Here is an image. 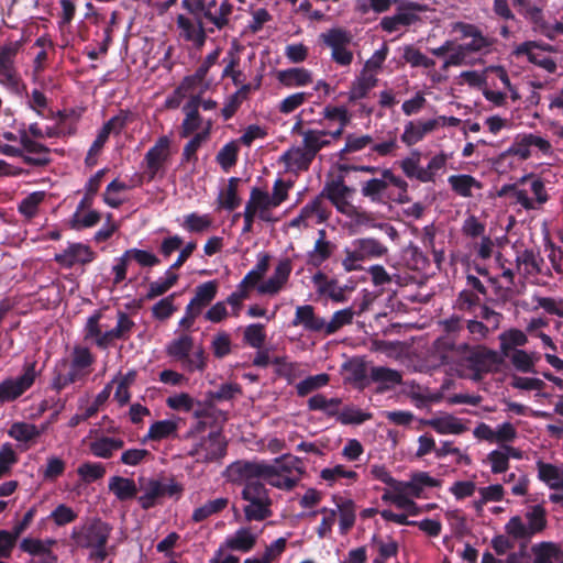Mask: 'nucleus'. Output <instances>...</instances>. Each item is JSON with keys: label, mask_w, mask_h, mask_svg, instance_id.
<instances>
[{"label": "nucleus", "mask_w": 563, "mask_h": 563, "mask_svg": "<svg viewBox=\"0 0 563 563\" xmlns=\"http://www.w3.org/2000/svg\"><path fill=\"white\" fill-rule=\"evenodd\" d=\"M434 349L442 364L451 366L461 376L468 375L474 380L497 371L504 363L503 356L495 350L481 344L456 343L450 338H438Z\"/></svg>", "instance_id": "1"}, {"label": "nucleus", "mask_w": 563, "mask_h": 563, "mask_svg": "<svg viewBox=\"0 0 563 563\" xmlns=\"http://www.w3.org/2000/svg\"><path fill=\"white\" fill-rule=\"evenodd\" d=\"M194 338L183 333L166 345V354L180 363L188 373L203 372L207 367V356L203 346L194 351Z\"/></svg>", "instance_id": "2"}, {"label": "nucleus", "mask_w": 563, "mask_h": 563, "mask_svg": "<svg viewBox=\"0 0 563 563\" xmlns=\"http://www.w3.org/2000/svg\"><path fill=\"white\" fill-rule=\"evenodd\" d=\"M21 47L22 41L8 42L0 46V84L16 95L26 91L15 67V58Z\"/></svg>", "instance_id": "3"}, {"label": "nucleus", "mask_w": 563, "mask_h": 563, "mask_svg": "<svg viewBox=\"0 0 563 563\" xmlns=\"http://www.w3.org/2000/svg\"><path fill=\"white\" fill-rule=\"evenodd\" d=\"M397 4L396 13L393 15L384 16L379 26L384 32L394 33L401 26L408 27L420 21L419 13L426 12L429 8L411 0H395Z\"/></svg>", "instance_id": "4"}, {"label": "nucleus", "mask_w": 563, "mask_h": 563, "mask_svg": "<svg viewBox=\"0 0 563 563\" xmlns=\"http://www.w3.org/2000/svg\"><path fill=\"white\" fill-rule=\"evenodd\" d=\"M169 158L170 139L166 135H162L144 156L145 172L141 176L140 184H142L143 180L151 183L158 175L163 177Z\"/></svg>", "instance_id": "5"}, {"label": "nucleus", "mask_w": 563, "mask_h": 563, "mask_svg": "<svg viewBox=\"0 0 563 563\" xmlns=\"http://www.w3.org/2000/svg\"><path fill=\"white\" fill-rule=\"evenodd\" d=\"M36 377V362L25 363L20 376L0 383V404L15 401L34 385Z\"/></svg>", "instance_id": "6"}, {"label": "nucleus", "mask_w": 563, "mask_h": 563, "mask_svg": "<svg viewBox=\"0 0 563 563\" xmlns=\"http://www.w3.org/2000/svg\"><path fill=\"white\" fill-rule=\"evenodd\" d=\"M111 533V527L101 519H93L90 522L75 527L71 531V539L77 547L91 549L93 547L107 545Z\"/></svg>", "instance_id": "7"}, {"label": "nucleus", "mask_w": 563, "mask_h": 563, "mask_svg": "<svg viewBox=\"0 0 563 563\" xmlns=\"http://www.w3.org/2000/svg\"><path fill=\"white\" fill-rule=\"evenodd\" d=\"M143 494L139 496L137 501L142 509L148 510L155 507L161 498L164 497H179L184 490L183 486L174 481L162 482L159 479H148L144 487H142Z\"/></svg>", "instance_id": "8"}, {"label": "nucleus", "mask_w": 563, "mask_h": 563, "mask_svg": "<svg viewBox=\"0 0 563 563\" xmlns=\"http://www.w3.org/2000/svg\"><path fill=\"white\" fill-rule=\"evenodd\" d=\"M134 261L141 267H153L161 263V260L152 252L141 249H129L123 254L115 258V264L112 266L113 285H119L126 279L128 267Z\"/></svg>", "instance_id": "9"}, {"label": "nucleus", "mask_w": 563, "mask_h": 563, "mask_svg": "<svg viewBox=\"0 0 563 563\" xmlns=\"http://www.w3.org/2000/svg\"><path fill=\"white\" fill-rule=\"evenodd\" d=\"M19 141L22 145L21 150H23L21 158L26 165L43 167L51 163V150L46 145L32 140L24 123L19 129Z\"/></svg>", "instance_id": "10"}, {"label": "nucleus", "mask_w": 563, "mask_h": 563, "mask_svg": "<svg viewBox=\"0 0 563 563\" xmlns=\"http://www.w3.org/2000/svg\"><path fill=\"white\" fill-rule=\"evenodd\" d=\"M320 37L327 46L331 47V56L336 64L349 66L352 63L353 54L346 48L351 42V35L346 31L334 27L322 33Z\"/></svg>", "instance_id": "11"}, {"label": "nucleus", "mask_w": 563, "mask_h": 563, "mask_svg": "<svg viewBox=\"0 0 563 563\" xmlns=\"http://www.w3.org/2000/svg\"><path fill=\"white\" fill-rule=\"evenodd\" d=\"M228 442L220 431H212L191 452L190 455H198L197 461L211 463L220 461L227 454Z\"/></svg>", "instance_id": "12"}, {"label": "nucleus", "mask_w": 563, "mask_h": 563, "mask_svg": "<svg viewBox=\"0 0 563 563\" xmlns=\"http://www.w3.org/2000/svg\"><path fill=\"white\" fill-rule=\"evenodd\" d=\"M96 253L90 246L82 243H71L62 253L55 255V262L65 268H71L76 264L86 265L91 263Z\"/></svg>", "instance_id": "13"}, {"label": "nucleus", "mask_w": 563, "mask_h": 563, "mask_svg": "<svg viewBox=\"0 0 563 563\" xmlns=\"http://www.w3.org/2000/svg\"><path fill=\"white\" fill-rule=\"evenodd\" d=\"M230 471L236 475L233 478L234 482H244L245 484L251 481H260V478L265 479L266 473L272 471V468L271 464L265 462L238 461L230 466Z\"/></svg>", "instance_id": "14"}, {"label": "nucleus", "mask_w": 563, "mask_h": 563, "mask_svg": "<svg viewBox=\"0 0 563 563\" xmlns=\"http://www.w3.org/2000/svg\"><path fill=\"white\" fill-rule=\"evenodd\" d=\"M291 271L292 264L289 258H284L279 261V263L275 267L274 274L266 282L258 285V292L265 295L277 294L287 283Z\"/></svg>", "instance_id": "15"}, {"label": "nucleus", "mask_w": 563, "mask_h": 563, "mask_svg": "<svg viewBox=\"0 0 563 563\" xmlns=\"http://www.w3.org/2000/svg\"><path fill=\"white\" fill-rule=\"evenodd\" d=\"M200 95L191 96L183 107L185 119L181 123L180 136L188 137L196 132L202 124V118L199 113Z\"/></svg>", "instance_id": "16"}, {"label": "nucleus", "mask_w": 563, "mask_h": 563, "mask_svg": "<svg viewBox=\"0 0 563 563\" xmlns=\"http://www.w3.org/2000/svg\"><path fill=\"white\" fill-rule=\"evenodd\" d=\"M291 325H301L306 331L309 332H321L325 328V321L323 318L318 317L314 313V307L311 305L298 306L295 311V317L291 321Z\"/></svg>", "instance_id": "17"}, {"label": "nucleus", "mask_w": 563, "mask_h": 563, "mask_svg": "<svg viewBox=\"0 0 563 563\" xmlns=\"http://www.w3.org/2000/svg\"><path fill=\"white\" fill-rule=\"evenodd\" d=\"M438 125L439 123L435 119H430L424 122L409 121L405 125V130L400 139L408 146L415 145L420 142L428 133L434 131Z\"/></svg>", "instance_id": "18"}, {"label": "nucleus", "mask_w": 563, "mask_h": 563, "mask_svg": "<svg viewBox=\"0 0 563 563\" xmlns=\"http://www.w3.org/2000/svg\"><path fill=\"white\" fill-rule=\"evenodd\" d=\"M355 189L345 185L343 176L325 183L321 197H325L334 207H339L341 200L350 199Z\"/></svg>", "instance_id": "19"}, {"label": "nucleus", "mask_w": 563, "mask_h": 563, "mask_svg": "<svg viewBox=\"0 0 563 563\" xmlns=\"http://www.w3.org/2000/svg\"><path fill=\"white\" fill-rule=\"evenodd\" d=\"M536 48H539L536 42H525L517 47L516 54L526 55L530 63L545 69L550 74L555 73L558 68L555 60L550 56L536 52Z\"/></svg>", "instance_id": "20"}, {"label": "nucleus", "mask_w": 563, "mask_h": 563, "mask_svg": "<svg viewBox=\"0 0 563 563\" xmlns=\"http://www.w3.org/2000/svg\"><path fill=\"white\" fill-rule=\"evenodd\" d=\"M352 245L363 262L382 257L387 253V247L373 238L356 239Z\"/></svg>", "instance_id": "21"}, {"label": "nucleus", "mask_w": 563, "mask_h": 563, "mask_svg": "<svg viewBox=\"0 0 563 563\" xmlns=\"http://www.w3.org/2000/svg\"><path fill=\"white\" fill-rule=\"evenodd\" d=\"M277 79L287 88L303 87L312 82V74L303 67H294L279 70Z\"/></svg>", "instance_id": "22"}, {"label": "nucleus", "mask_w": 563, "mask_h": 563, "mask_svg": "<svg viewBox=\"0 0 563 563\" xmlns=\"http://www.w3.org/2000/svg\"><path fill=\"white\" fill-rule=\"evenodd\" d=\"M257 536L250 528H240L225 539L224 545L231 551L250 552L256 544Z\"/></svg>", "instance_id": "23"}, {"label": "nucleus", "mask_w": 563, "mask_h": 563, "mask_svg": "<svg viewBox=\"0 0 563 563\" xmlns=\"http://www.w3.org/2000/svg\"><path fill=\"white\" fill-rule=\"evenodd\" d=\"M218 292V283L209 280L200 284L195 289V296L189 301V309L195 308L198 312H202L203 308L209 306L216 298Z\"/></svg>", "instance_id": "24"}, {"label": "nucleus", "mask_w": 563, "mask_h": 563, "mask_svg": "<svg viewBox=\"0 0 563 563\" xmlns=\"http://www.w3.org/2000/svg\"><path fill=\"white\" fill-rule=\"evenodd\" d=\"M124 446L120 438L100 437L89 443V451L100 459H111L113 453Z\"/></svg>", "instance_id": "25"}, {"label": "nucleus", "mask_w": 563, "mask_h": 563, "mask_svg": "<svg viewBox=\"0 0 563 563\" xmlns=\"http://www.w3.org/2000/svg\"><path fill=\"white\" fill-rule=\"evenodd\" d=\"M272 256L266 252H261L257 255V263L240 282L241 288L251 289L258 285L264 275L269 268Z\"/></svg>", "instance_id": "26"}, {"label": "nucleus", "mask_w": 563, "mask_h": 563, "mask_svg": "<svg viewBox=\"0 0 563 563\" xmlns=\"http://www.w3.org/2000/svg\"><path fill=\"white\" fill-rule=\"evenodd\" d=\"M498 339L503 358L508 357L514 350H517V346H525L528 342L526 333L515 328L504 331L499 334Z\"/></svg>", "instance_id": "27"}, {"label": "nucleus", "mask_w": 563, "mask_h": 563, "mask_svg": "<svg viewBox=\"0 0 563 563\" xmlns=\"http://www.w3.org/2000/svg\"><path fill=\"white\" fill-rule=\"evenodd\" d=\"M109 489L121 501L135 498L137 495V487L135 482L132 478L128 477H111L109 481Z\"/></svg>", "instance_id": "28"}, {"label": "nucleus", "mask_w": 563, "mask_h": 563, "mask_svg": "<svg viewBox=\"0 0 563 563\" xmlns=\"http://www.w3.org/2000/svg\"><path fill=\"white\" fill-rule=\"evenodd\" d=\"M335 247V244L325 240V231L320 230L319 238L314 243L313 251L309 254V263L316 267H319L322 263L332 256Z\"/></svg>", "instance_id": "29"}, {"label": "nucleus", "mask_w": 563, "mask_h": 563, "mask_svg": "<svg viewBox=\"0 0 563 563\" xmlns=\"http://www.w3.org/2000/svg\"><path fill=\"white\" fill-rule=\"evenodd\" d=\"M448 181L452 188V190L461 197L470 198L473 196L472 189H481L482 184L472 175L460 174V175H451L448 178Z\"/></svg>", "instance_id": "30"}, {"label": "nucleus", "mask_w": 563, "mask_h": 563, "mask_svg": "<svg viewBox=\"0 0 563 563\" xmlns=\"http://www.w3.org/2000/svg\"><path fill=\"white\" fill-rule=\"evenodd\" d=\"M420 155L419 151H412L410 157H406L401 161L400 167L408 178H416L421 183H430V174L424 170L423 167L419 166Z\"/></svg>", "instance_id": "31"}, {"label": "nucleus", "mask_w": 563, "mask_h": 563, "mask_svg": "<svg viewBox=\"0 0 563 563\" xmlns=\"http://www.w3.org/2000/svg\"><path fill=\"white\" fill-rule=\"evenodd\" d=\"M95 358L88 347L75 346L69 368L84 378L88 374V368L93 364Z\"/></svg>", "instance_id": "32"}, {"label": "nucleus", "mask_w": 563, "mask_h": 563, "mask_svg": "<svg viewBox=\"0 0 563 563\" xmlns=\"http://www.w3.org/2000/svg\"><path fill=\"white\" fill-rule=\"evenodd\" d=\"M302 147L308 151V154H317L330 145V141L325 139L328 131L325 130H307L302 133Z\"/></svg>", "instance_id": "33"}, {"label": "nucleus", "mask_w": 563, "mask_h": 563, "mask_svg": "<svg viewBox=\"0 0 563 563\" xmlns=\"http://www.w3.org/2000/svg\"><path fill=\"white\" fill-rule=\"evenodd\" d=\"M178 274L167 269L164 274V277L158 278L155 282H151L148 285V290L145 295L147 300H153L156 297L165 295L172 287H174L178 282Z\"/></svg>", "instance_id": "34"}, {"label": "nucleus", "mask_w": 563, "mask_h": 563, "mask_svg": "<svg viewBox=\"0 0 563 563\" xmlns=\"http://www.w3.org/2000/svg\"><path fill=\"white\" fill-rule=\"evenodd\" d=\"M240 183L241 178H229L227 189L222 190L218 197V203L220 208H223L228 211H233L241 205V198L238 195V187Z\"/></svg>", "instance_id": "35"}, {"label": "nucleus", "mask_w": 563, "mask_h": 563, "mask_svg": "<svg viewBox=\"0 0 563 563\" xmlns=\"http://www.w3.org/2000/svg\"><path fill=\"white\" fill-rule=\"evenodd\" d=\"M333 500L340 512V530L341 533L347 532L355 523V504L352 499H343L333 496Z\"/></svg>", "instance_id": "36"}, {"label": "nucleus", "mask_w": 563, "mask_h": 563, "mask_svg": "<svg viewBox=\"0 0 563 563\" xmlns=\"http://www.w3.org/2000/svg\"><path fill=\"white\" fill-rule=\"evenodd\" d=\"M178 423L174 420H158L151 424L145 440L162 441L170 437H176Z\"/></svg>", "instance_id": "37"}, {"label": "nucleus", "mask_w": 563, "mask_h": 563, "mask_svg": "<svg viewBox=\"0 0 563 563\" xmlns=\"http://www.w3.org/2000/svg\"><path fill=\"white\" fill-rule=\"evenodd\" d=\"M229 505V499L225 497H220L213 500H208L200 507H197L191 516L194 522H202L209 517L220 514Z\"/></svg>", "instance_id": "38"}, {"label": "nucleus", "mask_w": 563, "mask_h": 563, "mask_svg": "<svg viewBox=\"0 0 563 563\" xmlns=\"http://www.w3.org/2000/svg\"><path fill=\"white\" fill-rule=\"evenodd\" d=\"M387 190V180L382 178H372L363 183L361 192L364 197L368 198L372 202L382 203L387 198L385 192Z\"/></svg>", "instance_id": "39"}, {"label": "nucleus", "mask_w": 563, "mask_h": 563, "mask_svg": "<svg viewBox=\"0 0 563 563\" xmlns=\"http://www.w3.org/2000/svg\"><path fill=\"white\" fill-rule=\"evenodd\" d=\"M272 500L271 498L256 499L249 501L244 507V516L247 521H262L272 516Z\"/></svg>", "instance_id": "40"}, {"label": "nucleus", "mask_w": 563, "mask_h": 563, "mask_svg": "<svg viewBox=\"0 0 563 563\" xmlns=\"http://www.w3.org/2000/svg\"><path fill=\"white\" fill-rule=\"evenodd\" d=\"M211 121L208 122L206 129L201 132L196 133L189 142L184 146L181 161L184 163L197 162V151L201 144L207 141L210 136Z\"/></svg>", "instance_id": "41"}, {"label": "nucleus", "mask_w": 563, "mask_h": 563, "mask_svg": "<svg viewBox=\"0 0 563 563\" xmlns=\"http://www.w3.org/2000/svg\"><path fill=\"white\" fill-rule=\"evenodd\" d=\"M377 78L373 75L361 76L354 80L349 91V101L355 102L360 99L367 97L368 92L376 86Z\"/></svg>", "instance_id": "42"}, {"label": "nucleus", "mask_w": 563, "mask_h": 563, "mask_svg": "<svg viewBox=\"0 0 563 563\" xmlns=\"http://www.w3.org/2000/svg\"><path fill=\"white\" fill-rule=\"evenodd\" d=\"M67 366H68V361L63 360L60 362L59 366H57L54 371V376H53V379L51 383V387H52V389H54L57 393H60L63 389H65L70 384H74L75 382L81 379L78 376V374L73 372L70 368L68 369V372L64 373L62 371V367L65 368Z\"/></svg>", "instance_id": "43"}, {"label": "nucleus", "mask_w": 563, "mask_h": 563, "mask_svg": "<svg viewBox=\"0 0 563 563\" xmlns=\"http://www.w3.org/2000/svg\"><path fill=\"white\" fill-rule=\"evenodd\" d=\"M329 382L330 375L327 373L308 376L296 385L297 395L299 397H305L310 393L327 386Z\"/></svg>", "instance_id": "44"}, {"label": "nucleus", "mask_w": 563, "mask_h": 563, "mask_svg": "<svg viewBox=\"0 0 563 563\" xmlns=\"http://www.w3.org/2000/svg\"><path fill=\"white\" fill-rule=\"evenodd\" d=\"M271 468L272 471L266 473L265 479L273 487L284 490H291L300 481V477H290L283 474L284 472L279 471L275 465H271Z\"/></svg>", "instance_id": "45"}, {"label": "nucleus", "mask_w": 563, "mask_h": 563, "mask_svg": "<svg viewBox=\"0 0 563 563\" xmlns=\"http://www.w3.org/2000/svg\"><path fill=\"white\" fill-rule=\"evenodd\" d=\"M239 157V145L236 141L224 144L216 156V162L228 173L235 166Z\"/></svg>", "instance_id": "46"}, {"label": "nucleus", "mask_w": 563, "mask_h": 563, "mask_svg": "<svg viewBox=\"0 0 563 563\" xmlns=\"http://www.w3.org/2000/svg\"><path fill=\"white\" fill-rule=\"evenodd\" d=\"M8 434L19 442H30L41 435V431L33 423L14 422Z\"/></svg>", "instance_id": "47"}, {"label": "nucleus", "mask_w": 563, "mask_h": 563, "mask_svg": "<svg viewBox=\"0 0 563 563\" xmlns=\"http://www.w3.org/2000/svg\"><path fill=\"white\" fill-rule=\"evenodd\" d=\"M354 311L352 308H345L335 311L331 320L325 322V328H323V332L325 335H331L338 332L344 325L351 324L353 322Z\"/></svg>", "instance_id": "48"}, {"label": "nucleus", "mask_w": 563, "mask_h": 563, "mask_svg": "<svg viewBox=\"0 0 563 563\" xmlns=\"http://www.w3.org/2000/svg\"><path fill=\"white\" fill-rule=\"evenodd\" d=\"M371 378L373 382L384 384L385 388L401 384L402 380V376L398 371L383 366L373 367Z\"/></svg>", "instance_id": "49"}, {"label": "nucleus", "mask_w": 563, "mask_h": 563, "mask_svg": "<svg viewBox=\"0 0 563 563\" xmlns=\"http://www.w3.org/2000/svg\"><path fill=\"white\" fill-rule=\"evenodd\" d=\"M266 341L265 327L262 323H252L245 327L243 332V342L253 347L261 350Z\"/></svg>", "instance_id": "50"}, {"label": "nucleus", "mask_w": 563, "mask_h": 563, "mask_svg": "<svg viewBox=\"0 0 563 563\" xmlns=\"http://www.w3.org/2000/svg\"><path fill=\"white\" fill-rule=\"evenodd\" d=\"M402 58L411 67L432 68L435 65V62L433 59L427 57L423 53H421L413 45H406L404 47Z\"/></svg>", "instance_id": "51"}, {"label": "nucleus", "mask_w": 563, "mask_h": 563, "mask_svg": "<svg viewBox=\"0 0 563 563\" xmlns=\"http://www.w3.org/2000/svg\"><path fill=\"white\" fill-rule=\"evenodd\" d=\"M314 158L316 156L313 154L309 155L308 151L303 147H297L294 152L288 151L283 155V159L288 165H295L302 170H307Z\"/></svg>", "instance_id": "52"}, {"label": "nucleus", "mask_w": 563, "mask_h": 563, "mask_svg": "<svg viewBox=\"0 0 563 563\" xmlns=\"http://www.w3.org/2000/svg\"><path fill=\"white\" fill-rule=\"evenodd\" d=\"M212 224L209 214H198L191 212L185 216L183 228L190 233H200L207 231Z\"/></svg>", "instance_id": "53"}, {"label": "nucleus", "mask_w": 563, "mask_h": 563, "mask_svg": "<svg viewBox=\"0 0 563 563\" xmlns=\"http://www.w3.org/2000/svg\"><path fill=\"white\" fill-rule=\"evenodd\" d=\"M440 325L444 332L441 338H450L453 342H456L460 333L465 330V318L452 314L450 318L441 320Z\"/></svg>", "instance_id": "54"}, {"label": "nucleus", "mask_w": 563, "mask_h": 563, "mask_svg": "<svg viewBox=\"0 0 563 563\" xmlns=\"http://www.w3.org/2000/svg\"><path fill=\"white\" fill-rule=\"evenodd\" d=\"M45 198V192L43 191H34L27 195L22 201L19 203L18 210L21 214L31 219L36 216L38 211V206L43 202Z\"/></svg>", "instance_id": "55"}, {"label": "nucleus", "mask_w": 563, "mask_h": 563, "mask_svg": "<svg viewBox=\"0 0 563 563\" xmlns=\"http://www.w3.org/2000/svg\"><path fill=\"white\" fill-rule=\"evenodd\" d=\"M371 412H364L363 410L353 407H344L339 415V422L342 424H362L367 420L372 419Z\"/></svg>", "instance_id": "56"}, {"label": "nucleus", "mask_w": 563, "mask_h": 563, "mask_svg": "<svg viewBox=\"0 0 563 563\" xmlns=\"http://www.w3.org/2000/svg\"><path fill=\"white\" fill-rule=\"evenodd\" d=\"M372 142L373 137L367 134L361 136H357L355 134H347L345 137V145L339 153L340 159H344L345 155L349 153H354L365 148Z\"/></svg>", "instance_id": "57"}, {"label": "nucleus", "mask_w": 563, "mask_h": 563, "mask_svg": "<svg viewBox=\"0 0 563 563\" xmlns=\"http://www.w3.org/2000/svg\"><path fill=\"white\" fill-rule=\"evenodd\" d=\"M430 424L437 432L441 434H461L465 431L463 423L454 417L432 420Z\"/></svg>", "instance_id": "58"}, {"label": "nucleus", "mask_w": 563, "mask_h": 563, "mask_svg": "<svg viewBox=\"0 0 563 563\" xmlns=\"http://www.w3.org/2000/svg\"><path fill=\"white\" fill-rule=\"evenodd\" d=\"M533 563H553V559L560 554L559 548L552 542H541L532 547Z\"/></svg>", "instance_id": "59"}, {"label": "nucleus", "mask_w": 563, "mask_h": 563, "mask_svg": "<svg viewBox=\"0 0 563 563\" xmlns=\"http://www.w3.org/2000/svg\"><path fill=\"white\" fill-rule=\"evenodd\" d=\"M77 473L85 483H92L104 476L106 468L101 463L85 462L78 467Z\"/></svg>", "instance_id": "60"}, {"label": "nucleus", "mask_w": 563, "mask_h": 563, "mask_svg": "<svg viewBox=\"0 0 563 563\" xmlns=\"http://www.w3.org/2000/svg\"><path fill=\"white\" fill-rule=\"evenodd\" d=\"M176 294H172L159 301H157L152 307V316L156 320H166L170 318L176 311V307L174 306Z\"/></svg>", "instance_id": "61"}, {"label": "nucleus", "mask_w": 563, "mask_h": 563, "mask_svg": "<svg viewBox=\"0 0 563 563\" xmlns=\"http://www.w3.org/2000/svg\"><path fill=\"white\" fill-rule=\"evenodd\" d=\"M508 357L517 371L521 373H536L534 362L525 350H514Z\"/></svg>", "instance_id": "62"}, {"label": "nucleus", "mask_w": 563, "mask_h": 563, "mask_svg": "<svg viewBox=\"0 0 563 563\" xmlns=\"http://www.w3.org/2000/svg\"><path fill=\"white\" fill-rule=\"evenodd\" d=\"M505 530L508 536L516 540H528L532 537L528 526L525 525L520 516L511 517L506 523Z\"/></svg>", "instance_id": "63"}, {"label": "nucleus", "mask_w": 563, "mask_h": 563, "mask_svg": "<svg viewBox=\"0 0 563 563\" xmlns=\"http://www.w3.org/2000/svg\"><path fill=\"white\" fill-rule=\"evenodd\" d=\"M528 520V528L531 536L541 532L547 526L545 510L542 506H534L526 515Z\"/></svg>", "instance_id": "64"}]
</instances>
